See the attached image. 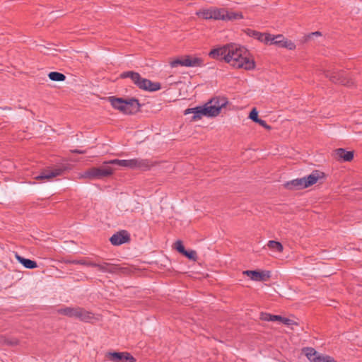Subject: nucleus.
<instances>
[{
    "label": "nucleus",
    "instance_id": "f257e3e1",
    "mask_svg": "<svg viewBox=\"0 0 362 362\" xmlns=\"http://www.w3.org/2000/svg\"><path fill=\"white\" fill-rule=\"evenodd\" d=\"M226 62L237 69L252 70L255 67V61L251 59L248 50L239 45L228 44Z\"/></svg>",
    "mask_w": 362,
    "mask_h": 362
},
{
    "label": "nucleus",
    "instance_id": "f03ea898",
    "mask_svg": "<svg viewBox=\"0 0 362 362\" xmlns=\"http://www.w3.org/2000/svg\"><path fill=\"white\" fill-rule=\"evenodd\" d=\"M228 101L225 97H214L209 100L204 106L188 108L185 110V115L193 113L192 120L201 119L202 116L216 117L219 115L221 110Z\"/></svg>",
    "mask_w": 362,
    "mask_h": 362
},
{
    "label": "nucleus",
    "instance_id": "7ed1b4c3",
    "mask_svg": "<svg viewBox=\"0 0 362 362\" xmlns=\"http://www.w3.org/2000/svg\"><path fill=\"white\" fill-rule=\"evenodd\" d=\"M109 100L114 108L127 115L135 114L141 107L139 100L134 98L124 100L122 98L112 96L109 98Z\"/></svg>",
    "mask_w": 362,
    "mask_h": 362
},
{
    "label": "nucleus",
    "instance_id": "20e7f679",
    "mask_svg": "<svg viewBox=\"0 0 362 362\" xmlns=\"http://www.w3.org/2000/svg\"><path fill=\"white\" fill-rule=\"evenodd\" d=\"M324 177V173L319 170H314L311 174L301 178H297L288 181L284 184V187L288 189H302L307 188L317 182V181Z\"/></svg>",
    "mask_w": 362,
    "mask_h": 362
},
{
    "label": "nucleus",
    "instance_id": "39448f33",
    "mask_svg": "<svg viewBox=\"0 0 362 362\" xmlns=\"http://www.w3.org/2000/svg\"><path fill=\"white\" fill-rule=\"evenodd\" d=\"M105 164H116L132 170H147L153 165L151 160L143 158H133L129 160L114 159L105 162Z\"/></svg>",
    "mask_w": 362,
    "mask_h": 362
},
{
    "label": "nucleus",
    "instance_id": "423d86ee",
    "mask_svg": "<svg viewBox=\"0 0 362 362\" xmlns=\"http://www.w3.org/2000/svg\"><path fill=\"white\" fill-rule=\"evenodd\" d=\"M107 165L108 164L104 163V165L100 167L90 168L81 173L80 177L90 180H98L109 177L113 173V170Z\"/></svg>",
    "mask_w": 362,
    "mask_h": 362
},
{
    "label": "nucleus",
    "instance_id": "0eeeda50",
    "mask_svg": "<svg viewBox=\"0 0 362 362\" xmlns=\"http://www.w3.org/2000/svg\"><path fill=\"white\" fill-rule=\"evenodd\" d=\"M324 74L332 83L341 84L350 87L354 85V81L348 76L347 73L344 71H338L337 69L325 70Z\"/></svg>",
    "mask_w": 362,
    "mask_h": 362
},
{
    "label": "nucleus",
    "instance_id": "6e6552de",
    "mask_svg": "<svg viewBox=\"0 0 362 362\" xmlns=\"http://www.w3.org/2000/svg\"><path fill=\"white\" fill-rule=\"evenodd\" d=\"M303 352L310 362H337L332 357L321 354L312 347L304 348Z\"/></svg>",
    "mask_w": 362,
    "mask_h": 362
},
{
    "label": "nucleus",
    "instance_id": "1a4fd4ad",
    "mask_svg": "<svg viewBox=\"0 0 362 362\" xmlns=\"http://www.w3.org/2000/svg\"><path fill=\"white\" fill-rule=\"evenodd\" d=\"M95 267L103 273L109 274H127L128 269L127 267H122L119 265L103 262L102 263H95Z\"/></svg>",
    "mask_w": 362,
    "mask_h": 362
},
{
    "label": "nucleus",
    "instance_id": "9d476101",
    "mask_svg": "<svg viewBox=\"0 0 362 362\" xmlns=\"http://www.w3.org/2000/svg\"><path fill=\"white\" fill-rule=\"evenodd\" d=\"M269 44L276 45L280 47L287 48L290 50L296 48L295 44L291 40H287L282 35H270Z\"/></svg>",
    "mask_w": 362,
    "mask_h": 362
},
{
    "label": "nucleus",
    "instance_id": "9b49d317",
    "mask_svg": "<svg viewBox=\"0 0 362 362\" xmlns=\"http://www.w3.org/2000/svg\"><path fill=\"white\" fill-rule=\"evenodd\" d=\"M106 358L114 362H135L136 359L127 352H108Z\"/></svg>",
    "mask_w": 362,
    "mask_h": 362
},
{
    "label": "nucleus",
    "instance_id": "f8f14e48",
    "mask_svg": "<svg viewBox=\"0 0 362 362\" xmlns=\"http://www.w3.org/2000/svg\"><path fill=\"white\" fill-rule=\"evenodd\" d=\"M243 274L255 281H265L270 278L269 271L246 270L243 272Z\"/></svg>",
    "mask_w": 362,
    "mask_h": 362
},
{
    "label": "nucleus",
    "instance_id": "ddd939ff",
    "mask_svg": "<svg viewBox=\"0 0 362 362\" xmlns=\"http://www.w3.org/2000/svg\"><path fill=\"white\" fill-rule=\"evenodd\" d=\"M113 245H120L130 241V235L127 230H122L113 234L110 238Z\"/></svg>",
    "mask_w": 362,
    "mask_h": 362
},
{
    "label": "nucleus",
    "instance_id": "4468645a",
    "mask_svg": "<svg viewBox=\"0 0 362 362\" xmlns=\"http://www.w3.org/2000/svg\"><path fill=\"white\" fill-rule=\"evenodd\" d=\"M228 44L223 47L214 48L209 53L210 57L214 59H223L226 62L228 54Z\"/></svg>",
    "mask_w": 362,
    "mask_h": 362
},
{
    "label": "nucleus",
    "instance_id": "2eb2a0df",
    "mask_svg": "<svg viewBox=\"0 0 362 362\" xmlns=\"http://www.w3.org/2000/svg\"><path fill=\"white\" fill-rule=\"evenodd\" d=\"M245 33L255 39L258 40L259 41L264 42L267 45L269 44V38H270V34L268 33H262L252 29L247 28L245 30Z\"/></svg>",
    "mask_w": 362,
    "mask_h": 362
},
{
    "label": "nucleus",
    "instance_id": "dca6fc26",
    "mask_svg": "<svg viewBox=\"0 0 362 362\" xmlns=\"http://www.w3.org/2000/svg\"><path fill=\"white\" fill-rule=\"evenodd\" d=\"M334 156L338 160L349 162L354 158V152L348 151L344 148H339L334 151Z\"/></svg>",
    "mask_w": 362,
    "mask_h": 362
},
{
    "label": "nucleus",
    "instance_id": "f3484780",
    "mask_svg": "<svg viewBox=\"0 0 362 362\" xmlns=\"http://www.w3.org/2000/svg\"><path fill=\"white\" fill-rule=\"evenodd\" d=\"M185 58V66L199 67L204 66V61L202 58L186 55Z\"/></svg>",
    "mask_w": 362,
    "mask_h": 362
},
{
    "label": "nucleus",
    "instance_id": "a211bd4d",
    "mask_svg": "<svg viewBox=\"0 0 362 362\" xmlns=\"http://www.w3.org/2000/svg\"><path fill=\"white\" fill-rule=\"evenodd\" d=\"M119 77L121 78H130L134 84H135L137 87L139 86L142 78L139 73L133 71H124L120 74Z\"/></svg>",
    "mask_w": 362,
    "mask_h": 362
},
{
    "label": "nucleus",
    "instance_id": "6ab92c4d",
    "mask_svg": "<svg viewBox=\"0 0 362 362\" xmlns=\"http://www.w3.org/2000/svg\"><path fill=\"white\" fill-rule=\"evenodd\" d=\"M64 169L57 168L52 171H44L42 172L39 175L35 177L36 180H49L52 177L61 175Z\"/></svg>",
    "mask_w": 362,
    "mask_h": 362
},
{
    "label": "nucleus",
    "instance_id": "aec40b11",
    "mask_svg": "<svg viewBox=\"0 0 362 362\" xmlns=\"http://www.w3.org/2000/svg\"><path fill=\"white\" fill-rule=\"evenodd\" d=\"M76 318L81 321L88 322L93 318V314L83 308L78 307Z\"/></svg>",
    "mask_w": 362,
    "mask_h": 362
},
{
    "label": "nucleus",
    "instance_id": "412c9836",
    "mask_svg": "<svg viewBox=\"0 0 362 362\" xmlns=\"http://www.w3.org/2000/svg\"><path fill=\"white\" fill-rule=\"evenodd\" d=\"M16 258L25 268L32 269L37 267V264L34 260L26 259L18 254H16Z\"/></svg>",
    "mask_w": 362,
    "mask_h": 362
},
{
    "label": "nucleus",
    "instance_id": "4be33fe9",
    "mask_svg": "<svg viewBox=\"0 0 362 362\" xmlns=\"http://www.w3.org/2000/svg\"><path fill=\"white\" fill-rule=\"evenodd\" d=\"M78 308V307H65L57 310V313L69 317L76 318Z\"/></svg>",
    "mask_w": 362,
    "mask_h": 362
},
{
    "label": "nucleus",
    "instance_id": "5701e85b",
    "mask_svg": "<svg viewBox=\"0 0 362 362\" xmlns=\"http://www.w3.org/2000/svg\"><path fill=\"white\" fill-rule=\"evenodd\" d=\"M243 18V13L241 12H235L232 11H228L225 9L224 13V21H233Z\"/></svg>",
    "mask_w": 362,
    "mask_h": 362
},
{
    "label": "nucleus",
    "instance_id": "b1692460",
    "mask_svg": "<svg viewBox=\"0 0 362 362\" xmlns=\"http://www.w3.org/2000/svg\"><path fill=\"white\" fill-rule=\"evenodd\" d=\"M0 344L8 346H16L18 344V340L16 338L7 337L6 336H0Z\"/></svg>",
    "mask_w": 362,
    "mask_h": 362
},
{
    "label": "nucleus",
    "instance_id": "393cba45",
    "mask_svg": "<svg viewBox=\"0 0 362 362\" xmlns=\"http://www.w3.org/2000/svg\"><path fill=\"white\" fill-rule=\"evenodd\" d=\"M51 81H64L66 79V76L57 71H52L48 74Z\"/></svg>",
    "mask_w": 362,
    "mask_h": 362
},
{
    "label": "nucleus",
    "instance_id": "a878e982",
    "mask_svg": "<svg viewBox=\"0 0 362 362\" xmlns=\"http://www.w3.org/2000/svg\"><path fill=\"white\" fill-rule=\"evenodd\" d=\"M225 8H213V19L222 20L224 19Z\"/></svg>",
    "mask_w": 362,
    "mask_h": 362
},
{
    "label": "nucleus",
    "instance_id": "bb28decb",
    "mask_svg": "<svg viewBox=\"0 0 362 362\" xmlns=\"http://www.w3.org/2000/svg\"><path fill=\"white\" fill-rule=\"evenodd\" d=\"M267 246L273 251L282 252L283 250V245L281 243L275 240H269L267 243Z\"/></svg>",
    "mask_w": 362,
    "mask_h": 362
},
{
    "label": "nucleus",
    "instance_id": "cd10ccee",
    "mask_svg": "<svg viewBox=\"0 0 362 362\" xmlns=\"http://www.w3.org/2000/svg\"><path fill=\"white\" fill-rule=\"evenodd\" d=\"M212 13H213V8H211L209 9H204V10L199 11L197 13V15L204 19L209 20V19H213Z\"/></svg>",
    "mask_w": 362,
    "mask_h": 362
},
{
    "label": "nucleus",
    "instance_id": "c85d7f7f",
    "mask_svg": "<svg viewBox=\"0 0 362 362\" xmlns=\"http://www.w3.org/2000/svg\"><path fill=\"white\" fill-rule=\"evenodd\" d=\"M148 83V85L147 86L146 91L154 92L161 88V85L158 82H153L151 80H149Z\"/></svg>",
    "mask_w": 362,
    "mask_h": 362
},
{
    "label": "nucleus",
    "instance_id": "c756f323",
    "mask_svg": "<svg viewBox=\"0 0 362 362\" xmlns=\"http://www.w3.org/2000/svg\"><path fill=\"white\" fill-rule=\"evenodd\" d=\"M71 263L74 264H81V265L88 266V267H95V262L89 261L88 259H78V260L76 259V260H73L71 262Z\"/></svg>",
    "mask_w": 362,
    "mask_h": 362
},
{
    "label": "nucleus",
    "instance_id": "7c9ffc66",
    "mask_svg": "<svg viewBox=\"0 0 362 362\" xmlns=\"http://www.w3.org/2000/svg\"><path fill=\"white\" fill-rule=\"evenodd\" d=\"M170 65L171 67H177L179 66H185V58H177L174 60H172L170 62Z\"/></svg>",
    "mask_w": 362,
    "mask_h": 362
},
{
    "label": "nucleus",
    "instance_id": "2f4dec72",
    "mask_svg": "<svg viewBox=\"0 0 362 362\" xmlns=\"http://www.w3.org/2000/svg\"><path fill=\"white\" fill-rule=\"evenodd\" d=\"M190 260L195 261L197 259V252L194 250H186L182 254Z\"/></svg>",
    "mask_w": 362,
    "mask_h": 362
},
{
    "label": "nucleus",
    "instance_id": "473e14b6",
    "mask_svg": "<svg viewBox=\"0 0 362 362\" xmlns=\"http://www.w3.org/2000/svg\"><path fill=\"white\" fill-rule=\"evenodd\" d=\"M175 248L177 250V251L182 255L185 251V248L183 245V243L181 240H177L175 243Z\"/></svg>",
    "mask_w": 362,
    "mask_h": 362
},
{
    "label": "nucleus",
    "instance_id": "72a5a7b5",
    "mask_svg": "<svg viewBox=\"0 0 362 362\" xmlns=\"http://www.w3.org/2000/svg\"><path fill=\"white\" fill-rule=\"evenodd\" d=\"M249 118L256 122L259 118L258 117V112L256 108H253L250 112Z\"/></svg>",
    "mask_w": 362,
    "mask_h": 362
},
{
    "label": "nucleus",
    "instance_id": "f704fd0d",
    "mask_svg": "<svg viewBox=\"0 0 362 362\" xmlns=\"http://www.w3.org/2000/svg\"><path fill=\"white\" fill-rule=\"evenodd\" d=\"M148 81H149V79L141 78L138 88L141 90H146L147 86L148 85Z\"/></svg>",
    "mask_w": 362,
    "mask_h": 362
},
{
    "label": "nucleus",
    "instance_id": "c9c22d12",
    "mask_svg": "<svg viewBox=\"0 0 362 362\" xmlns=\"http://www.w3.org/2000/svg\"><path fill=\"white\" fill-rule=\"evenodd\" d=\"M281 322L283 324L286 325H297V323L295 322L293 320H291L289 318L284 317H282V319H281Z\"/></svg>",
    "mask_w": 362,
    "mask_h": 362
},
{
    "label": "nucleus",
    "instance_id": "e433bc0d",
    "mask_svg": "<svg viewBox=\"0 0 362 362\" xmlns=\"http://www.w3.org/2000/svg\"><path fill=\"white\" fill-rule=\"evenodd\" d=\"M260 319L264 321L269 322V321H271V314L266 313H262L260 314Z\"/></svg>",
    "mask_w": 362,
    "mask_h": 362
},
{
    "label": "nucleus",
    "instance_id": "4c0bfd02",
    "mask_svg": "<svg viewBox=\"0 0 362 362\" xmlns=\"http://www.w3.org/2000/svg\"><path fill=\"white\" fill-rule=\"evenodd\" d=\"M256 123L259 124L260 126L263 127L266 129H271V127L267 124L266 121H264V120H263L262 119H259L256 122Z\"/></svg>",
    "mask_w": 362,
    "mask_h": 362
},
{
    "label": "nucleus",
    "instance_id": "58836bf2",
    "mask_svg": "<svg viewBox=\"0 0 362 362\" xmlns=\"http://www.w3.org/2000/svg\"><path fill=\"white\" fill-rule=\"evenodd\" d=\"M282 317L281 315H275L271 314V321H281Z\"/></svg>",
    "mask_w": 362,
    "mask_h": 362
},
{
    "label": "nucleus",
    "instance_id": "ea45409f",
    "mask_svg": "<svg viewBox=\"0 0 362 362\" xmlns=\"http://www.w3.org/2000/svg\"><path fill=\"white\" fill-rule=\"evenodd\" d=\"M71 152L74 153L83 154V153H86V151L74 149V150H71Z\"/></svg>",
    "mask_w": 362,
    "mask_h": 362
},
{
    "label": "nucleus",
    "instance_id": "a19ab883",
    "mask_svg": "<svg viewBox=\"0 0 362 362\" xmlns=\"http://www.w3.org/2000/svg\"><path fill=\"white\" fill-rule=\"evenodd\" d=\"M321 35V33L319 32V31H317V32H314V33H312L309 35L308 37L309 38H311L313 37V36H320Z\"/></svg>",
    "mask_w": 362,
    "mask_h": 362
}]
</instances>
